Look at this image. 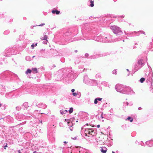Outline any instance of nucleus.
Listing matches in <instances>:
<instances>
[{
	"label": "nucleus",
	"mask_w": 153,
	"mask_h": 153,
	"mask_svg": "<svg viewBox=\"0 0 153 153\" xmlns=\"http://www.w3.org/2000/svg\"><path fill=\"white\" fill-rule=\"evenodd\" d=\"M100 149V151L102 153H105L107 150V148L105 147H101Z\"/></svg>",
	"instance_id": "1"
},
{
	"label": "nucleus",
	"mask_w": 153,
	"mask_h": 153,
	"mask_svg": "<svg viewBox=\"0 0 153 153\" xmlns=\"http://www.w3.org/2000/svg\"><path fill=\"white\" fill-rule=\"evenodd\" d=\"M85 132L87 133V134L88 133L89 134H91L92 135H93V134H92V133H94V131L91 129H88L87 130H85Z\"/></svg>",
	"instance_id": "2"
},
{
	"label": "nucleus",
	"mask_w": 153,
	"mask_h": 153,
	"mask_svg": "<svg viewBox=\"0 0 153 153\" xmlns=\"http://www.w3.org/2000/svg\"><path fill=\"white\" fill-rule=\"evenodd\" d=\"M116 26L114 25L113 26H111V29L113 30V32L114 33H116L117 32V30H115Z\"/></svg>",
	"instance_id": "3"
},
{
	"label": "nucleus",
	"mask_w": 153,
	"mask_h": 153,
	"mask_svg": "<svg viewBox=\"0 0 153 153\" xmlns=\"http://www.w3.org/2000/svg\"><path fill=\"white\" fill-rule=\"evenodd\" d=\"M115 30H116L117 31V32H116L114 33H117L120 32L121 31V30H120V28L119 27L117 26L115 27Z\"/></svg>",
	"instance_id": "4"
},
{
	"label": "nucleus",
	"mask_w": 153,
	"mask_h": 153,
	"mask_svg": "<svg viewBox=\"0 0 153 153\" xmlns=\"http://www.w3.org/2000/svg\"><path fill=\"white\" fill-rule=\"evenodd\" d=\"M52 12L53 14L56 13V14H59L60 13V11L58 10H53Z\"/></svg>",
	"instance_id": "5"
},
{
	"label": "nucleus",
	"mask_w": 153,
	"mask_h": 153,
	"mask_svg": "<svg viewBox=\"0 0 153 153\" xmlns=\"http://www.w3.org/2000/svg\"><path fill=\"white\" fill-rule=\"evenodd\" d=\"M129 120L131 122H132L133 121V118L130 117H128L127 119H126V120Z\"/></svg>",
	"instance_id": "6"
},
{
	"label": "nucleus",
	"mask_w": 153,
	"mask_h": 153,
	"mask_svg": "<svg viewBox=\"0 0 153 153\" xmlns=\"http://www.w3.org/2000/svg\"><path fill=\"white\" fill-rule=\"evenodd\" d=\"M31 72V71L30 69H27V71L25 72L26 74H30Z\"/></svg>",
	"instance_id": "7"
},
{
	"label": "nucleus",
	"mask_w": 153,
	"mask_h": 153,
	"mask_svg": "<svg viewBox=\"0 0 153 153\" xmlns=\"http://www.w3.org/2000/svg\"><path fill=\"white\" fill-rule=\"evenodd\" d=\"M138 63L139 65H142L143 63V60L141 59L139 60Z\"/></svg>",
	"instance_id": "8"
},
{
	"label": "nucleus",
	"mask_w": 153,
	"mask_h": 153,
	"mask_svg": "<svg viewBox=\"0 0 153 153\" xmlns=\"http://www.w3.org/2000/svg\"><path fill=\"white\" fill-rule=\"evenodd\" d=\"M41 39L42 40H47V37L46 35H45L44 37H42L41 38Z\"/></svg>",
	"instance_id": "9"
},
{
	"label": "nucleus",
	"mask_w": 153,
	"mask_h": 153,
	"mask_svg": "<svg viewBox=\"0 0 153 153\" xmlns=\"http://www.w3.org/2000/svg\"><path fill=\"white\" fill-rule=\"evenodd\" d=\"M73 109L72 108H70L69 110V113L71 114L73 112Z\"/></svg>",
	"instance_id": "10"
},
{
	"label": "nucleus",
	"mask_w": 153,
	"mask_h": 153,
	"mask_svg": "<svg viewBox=\"0 0 153 153\" xmlns=\"http://www.w3.org/2000/svg\"><path fill=\"white\" fill-rule=\"evenodd\" d=\"M145 80V79L144 78H141L140 79V81L141 83H143Z\"/></svg>",
	"instance_id": "11"
},
{
	"label": "nucleus",
	"mask_w": 153,
	"mask_h": 153,
	"mask_svg": "<svg viewBox=\"0 0 153 153\" xmlns=\"http://www.w3.org/2000/svg\"><path fill=\"white\" fill-rule=\"evenodd\" d=\"M32 70L34 71H35V73H37L38 72L37 69L36 68H33L32 69Z\"/></svg>",
	"instance_id": "12"
},
{
	"label": "nucleus",
	"mask_w": 153,
	"mask_h": 153,
	"mask_svg": "<svg viewBox=\"0 0 153 153\" xmlns=\"http://www.w3.org/2000/svg\"><path fill=\"white\" fill-rule=\"evenodd\" d=\"M91 4L90 5V6L91 7H93L94 6V1H91Z\"/></svg>",
	"instance_id": "13"
},
{
	"label": "nucleus",
	"mask_w": 153,
	"mask_h": 153,
	"mask_svg": "<svg viewBox=\"0 0 153 153\" xmlns=\"http://www.w3.org/2000/svg\"><path fill=\"white\" fill-rule=\"evenodd\" d=\"M112 72L113 74H117V71L116 70H114Z\"/></svg>",
	"instance_id": "14"
},
{
	"label": "nucleus",
	"mask_w": 153,
	"mask_h": 153,
	"mask_svg": "<svg viewBox=\"0 0 153 153\" xmlns=\"http://www.w3.org/2000/svg\"><path fill=\"white\" fill-rule=\"evenodd\" d=\"M98 102V100L97 99V98L95 99V100H94V103L95 104H96Z\"/></svg>",
	"instance_id": "15"
},
{
	"label": "nucleus",
	"mask_w": 153,
	"mask_h": 153,
	"mask_svg": "<svg viewBox=\"0 0 153 153\" xmlns=\"http://www.w3.org/2000/svg\"><path fill=\"white\" fill-rule=\"evenodd\" d=\"M7 147V143H6V146H5L4 147V149H6V147Z\"/></svg>",
	"instance_id": "16"
},
{
	"label": "nucleus",
	"mask_w": 153,
	"mask_h": 153,
	"mask_svg": "<svg viewBox=\"0 0 153 153\" xmlns=\"http://www.w3.org/2000/svg\"><path fill=\"white\" fill-rule=\"evenodd\" d=\"M73 95L74 96H75L77 95V94L75 93H73Z\"/></svg>",
	"instance_id": "17"
},
{
	"label": "nucleus",
	"mask_w": 153,
	"mask_h": 153,
	"mask_svg": "<svg viewBox=\"0 0 153 153\" xmlns=\"http://www.w3.org/2000/svg\"><path fill=\"white\" fill-rule=\"evenodd\" d=\"M97 99L99 101H101L102 99V98H97Z\"/></svg>",
	"instance_id": "18"
},
{
	"label": "nucleus",
	"mask_w": 153,
	"mask_h": 153,
	"mask_svg": "<svg viewBox=\"0 0 153 153\" xmlns=\"http://www.w3.org/2000/svg\"><path fill=\"white\" fill-rule=\"evenodd\" d=\"M35 46V45H34L33 44H32L31 45V46L32 47V48H33Z\"/></svg>",
	"instance_id": "19"
},
{
	"label": "nucleus",
	"mask_w": 153,
	"mask_h": 153,
	"mask_svg": "<svg viewBox=\"0 0 153 153\" xmlns=\"http://www.w3.org/2000/svg\"><path fill=\"white\" fill-rule=\"evenodd\" d=\"M65 121L67 122V123L68 124L69 123H70V122L69 121H68V120L65 119Z\"/></svg>",
	"instance_id": "20"
},
{
	"label": "nucleus",
	"mask_w": 153,
	"mask_h": 153,
	"mask_svg": "<svg viewBox=\"0 0 153 153\" xmlns=\"http://www.w3.org/2000/svg\"><path fill=\"white\" fill-rule=\"evenodd\" d=\"M71 91H72V92H74V91H75V90L74 89H72L71 90Z\"/></svg>",
	"instance_id": "21"
},
{
	"label": "nucleus",
	"mask_w": 153,
	"mask_h": 153,
	"mask_svg": "<svg viewBox=\"0 0 153 153\" xmlns=\"http://www.w3.org/2000/svg\"><path fill=\"white\" fill-rule=\"evenodd\" d=\"M101 117L102 118H103V117L102 116V114H101Z\"/></svg>",
	"instance_id": "22"
},
{
	"label": "nucleus",
	"mask_w": 153,
	"mask_h": 153,
	"mask_svg": "<svg viewBox=\"0 0 153 153\" xmlns=\"http://www.w3.org/2000/svg\"><path fill=\"white\" fill-rule=\"evenodd\" d=\"M18 153H21L20 150H19L18 151Z\"/></svg>",
	"instance_id": "23"
},
{
	"label": "nucleus",
	"mask_w": 153,
	"mask_h": 153,
	"mask_svg": "<svg viewBox=\"0 0 153 153\" xmlns=\"http://www.w3.org/2000/svg\"><path fill=\"white\" fill-rule=\"evenodd\" d=\"M100 127V125H97V127L99 128Z\"/></svg>",
	"instance_id": "24"
},
{
	"label": "nucleus",
	"mask_w": 153,
	"mask_h": 153,
	"mask_svg": "<svg viewBox=\"0 0 153 153\" xmlns=\"http://www.w3.org/2000/svg\"><path fill=\"white\" fill-rule=\"evenodd\" d=\"M39 122H40V123H42V120H39Z\"/></svg>",
	"instance_id": "25"
},
{
	"label": "nucleus",
	"mask_w": 153,
	"mask_h": 153,
	"mask_svg": "<svg viewBox=\"0 0 153 153\" xmlns=\"http://www.w3.org/2000/svg\"><path fill=\"white\" fill-rule=\"evenodd\" d=\"M37 43H36L35 44V46H37Z\"/></svg>",
	"instance_id": "26"
},
{
	"label": "nucleus",
	"mask_w": 153,
	"mask_h": 153,
	"mask_svg": "<svg viewBox=\"0 0 153 153\" xmlns=\"http://www.w3.org/2000/svg\"><path fill=\"white\" fill-rule=\"evenodd\" d=\"M64 143H67V142L66 141H65L64 142Z\"/></svg>",
	"instance_id": "27"
},
{
	"label": "nucleus",
	"mask_w": 153,
	"mask_h": 153,
	"mask_svg": "<svg viewBox=\"0 0 153 153\" xmlns=\"http://www.w3.org/2000/svg\"><path fill=\"white\" fill-rule=\"evenodd\" d=\"M75 52H77V50H76L75 51Z\"/></svg>",
	"instance_id": "28"
},
{
	"label": "nucleus",
	"mask_w": 153,
	"mask_h": 153,
	"mask_svg": "<svg viewBox=\"0 0 153 153\" xmlns=\"http://www.w3.org/2000/svg\"><path fill=\"white\" fill-rule=\"evenodd\" d=\"M36 152H34L33 153H36Z\"/></svg>",
	"instance_id": "29"
},
{
	"label": "nucleus",
	"mask_w": 153,
	"mask_h": 153,
	"mask_svg": "<svg viewBox=\"0 0 153 153\" xmlns=\"http://www.w3.org/2000/svg\"><path fill=\"white\" fill-rule=\"evenodd\" d=\"M1 104H0V107H1Z\"/></svg>",
	"instance_id": "30"
},
{
	"label": "nucleus",
	"mask_w": 153,
	"mask_h": 153,
	"mask_svg": "<svg viewBox=\"0 0 153 153\" xmlns=\"http://www.w3.org/2000/svg\"><path fill=\"white\" fill-rule=\"evenodd\" d=\"M112 153H114V152H113V151H112Z\"/></svg>",
	"instance_id": "31"
},
{
	"label": "nucleus",
	"mask_w": 153,
	"mask_h": 153,
	"mask_svg": "<svg viewBox=\"0 0 153 153\" xmlns=\"http://www.w3.org/2000/svg\"><path fill=\"white\" fill-rule=\"evenodd\" d=\"M127 70L128 71V69H127Z\"/></svg>",
	"instance_id": "32"
},
{
	"label": "nucleus",
	"mask_w": 153,
	"mask_h": 153,
	"mask_svg": "<svg viewBox=\"0 0 153 153\" xmlns=\"http://www.w3.org/2000/svg\"><path fill=\"white\" fill-rule=\"evenodd\" d=\"M94 133H94H92V134H93V135Z\"/></svg>",
	"instance_id": "33"
},
{
	"label": "nucleus",
	"mask_w": 153,
	"mask_h": 153,
	"mask_svg": "<svg viewBox=\"0 0 153 153\" xmlns=\"http://www.w3.org/2000/svg\"><path fill=\"white\" fill-rule=\"evenodd\" d=\"M35 57V56H33V57Z\"/></svg>",
	"instance_id": "34"
},
{
	"label": "nucleus",
	"mask_w": 153,
	"mask_h": 153,
	"mask_svg": "<svg viewBox=\"0 0 153 153\" xmlns=\"http://www.w3.org/2000/svg\"><path fill=\"white\" fill-rule=\"evenodd\" d=\"M101 133L103 134L102 132H101Z\"/></svg>",
	"instance_id": "35"
},
{
	"label": "nucleus",
	"mask_w": 153,
	"mask_h": 153,
	"mask_svg": "<svg viewBox=\"0 0 153 153\" xmlns=\"http://www.w3.org/2000/svg\"><path fill=\"white\" fill-rule=\"evenodd\" d=\"M53 126H54V125H53Z\"/></svg>",
	"instance_id": "36"
}]
</instances>
